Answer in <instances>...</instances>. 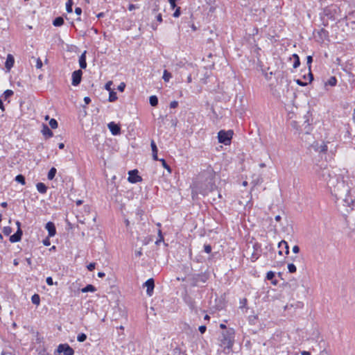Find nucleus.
<instances>
[{
	"mask_svg": "<svg viewBox=\"0 0 355 355\" xmlns=\"http://www.w3.org/2000/svg\"><path fill=\"white\" fill-rule=\"evenodd\" d=\"M185 302L189 306V309L191 311H197V306L196 304V302L192 297H187L185 299Z\"/></svg>",
	"mask_w": 355,
	"mask_h": 355,
	"instance_id": "2eb2a0df",
	"label": "nucleus"
},
{
	"mask_svg": "<svg viewBox=\"0 0 355 355\" xmlns=\"http://www.w3.org/2000/svg\"><path fill=\"white\" fill-rule=\"evenodd\" d=\"M86 53L85 51L79 58V65L80 69H85L87 67V62H86Z\"/></svg>",
	"mask_w": 355,
	"mask_h": 355,
	"instance_id": "dca6fc26",
	"label": "nucleus"
},
{
	"mask_svg": "<svg viewBox=\"0 0 355 355\" xmlns=\"http://www.w3.org/2000/svg\"><path fill=\"white\" fill-rule=\"evenodd\" d=\"M43 244L45 245V246H49L51 245V242H50V240L49 238H46L45 239L43 240Z\"/></svg>",
	"mask_w": 355,
	"mask_h": 355,
	"instance_id": "13d9d810",
	"label": "nucleus"
},
{
	"mask_svg": "<svg viewBox=\"0 0 355 355\" xmlns=\"http://www.w3.org/2000/svg\"><path fill=\"white\" fill-rule=\"evenodd\" d=\"M128 175V180L130 183L135 184L142 181V178L139 175V171L137 169L130 171Z\"/></svg>",
	"mask_w": 355,
	"mask_h": 355,
	"instance_id": "423d86ee",
	"label": "nucleus"
},
{
	"mask_svg": "<svg viewBox=\"0 0 355 355\" xmlns=\"http://www.w3.org/2000/svg\"><path fill=\"white\" fill-rule=\"evenodd\" d=\"M37 190L40 193H46L47 191V187L42 182H39L36 184Z\"/></svg>",
	"mask_w": 355,
	"mask_h": 355,
	"instance_id": "a211bd4d",
	"label": "nucleus"
},
{
	"mask_svg": "<svg viewBox=\"0 0 355 355\" xmlns=\"http://www.w3.org/2000/svg\"><path fill=\"white\" fill-rule=\"evenodd\" d=\"M125 87V84L124 83H121L120 85L118 86V90L120 92H123Z\"/></svg>",
	"mask_w": 355,
	"mask_h": 355,
	"instance_id": "3c124183",
	"label": "nucleus"
},
{
	"mask_svg": "<svg viewBox=\"0 0 355 355\" xmlns=\"http://www.w3.org/2000/svg\"><path fill=\"white\" fill-rule=\"evenodd\" d=\"M261 245L259 243H255L253 245V252L250 256V260L252 262L256 261L261 255Z\"/></svg>",
	"mask_w": 355,
	"mask_h": 355,
	"instance_id": "39448f33",
	"label": "nucleus"
},
{
	"mask_svg": "<svg viewBox=\"0 0 355 355\" xmlns=\"http://www.w3.org/2000/svg\"><path fill=\"white\" fill-rule=\"evenodd\" d=\"M84 102L85 103V104L88 105L91 102V98L89 96H85L84 98Z\"/></svg>",
	"mask_w": 355,
	"mask_h": 355,
	"instance_id": "338daca9",
	"label": "nucleus"
},
{
	"mask_svg": "<svg viewBox=\"0 0 355 355\" xmlns=\"http://www.w3.org/2000/svg\"><path fill=\"white\" fill-rule=\"evenodd\" d=\"M288 270L289 272L294 273V272H296L297 268L295 266V264H293V263H288Z\"/></svg>",
	"mask_w": 355,
	"mask_h": 355,
	"instance_id": "4c0bfd02",
	"label": "nucleus"
},
{
	"mask_svg": "<svg viewBox=\"0 0 355 355\" xmlns=\"http://www.w3.org/2000/svg\"><path fill=\"white\" fill-rule=\"evenodd\" d=\"M135 254L137 257H141L142 255L141 248H140L139 250L135 251Z\"/></svg>",
	"mask_w": 355,
	"mask_h": 355,
	"instance_id": "e2e57ef3",
	"label": "nucleus"
},
{
	"mask_svg": "<svg viewBox=\"0 0 355 355\" xmlns=\"http://www.w3.org/2000/svg\"><path fill=\"white\" fill-rule=\"evenodd\" d=\"M168 3H170V6H171V9H175L177 7V5H176V2L178 1V0H168Z\"/></svg>",
	"mask_w": 355,
	"mask_h": 355,
	"instance_id": "ea45409f",
	"label": "nucleus"
},
{
	"mask_svg": "<svg viewBox=\"0 0 355 355\" xmlns=\"http://www.w3.org/2000/svg\"><path fill=\"white\" fill-rule=\"evenodd\" d=\"M57 173V169L55 167L51 168V169L49 171V173L47 174V178L49 180H52Z\"/></svg>",
	"mask_w": 355,
	"mask_h": 355,
	"instance_id": "5701e85b",
	"label": "nucleus"
},
{
	"mask_svg": "<svg viewBox=\"0 0 355 355\" xmlns=\"http://www.w3.org/2000/svg\"><path fill=\"white\" fill-rule=\"evenodd\" d=\"M117 99L116 92L114 90L109 92V102H114Z\"/></svg>",
	"mask_w": 355,
	"mask_h": 355,
	"instance_id": "393cba45",
	"label": "nucleus"
},
{
	"mask_svg": "<svg viewBox=\"0 0 355 355\" xmlns=\"http://www.w3.org/2000/svg\"><path fill=\"white\" fill-rule=\"evenodd\" d=\"M12 232V227H10L9 226L4 227L3 229V233L6 236H9Z\"/></svg>",
	"mask_w": 355,
	"mask_h": 355,
	"instance_id": "c9c22d12",
	"label": "nucleus"
},
{
	"mask_svg": "<svg viewBox=\"0 0 355 355\" xmlns=\"http://www.w3.org/2000/svg\"><path fill=\"white\" fill-rule=\"evenodd\" d=\"M293 253H298L300 252V247L298 245H294L292 249Z\"/></svg>",
	"mask_w": 355,
	"mask_h": 355,
	"instance_id": "052dcab7",
	"label": "nucleus"
},
{
	"mask_svg": "<svg viewBox=\"0 0 355 355\" xmlns=\"http://www.w3.org/2000/svg\"><path fill=\"white\" fill-rule=\"evenodd\" d=\"M275 274L274 272L269 271L266 274V279L268 280H272L273 278L275 277ZM272 284H273L274 285H276L277 284V280L272 281Z\"/></svg>",
	"mask_w": 355,
	"mask_h": 355,
	"instance_id": "b1692460",
	"label": "nucleus"
},
{
	"mask_svg": "<svg viewBox=\"0 0 355 355\" xmlns=\"http://www.w3.org/2000/svg\"><path fill=\"white\" fill-rule=\"evenodd\" d=\"M32 59H34L36 62L35 67L37 69H40L42 67V62L40 58H35V57H32Z\"/></svg>",
	"mask_w": 355,
	"mask_h": 355,
	"instance_id": "e433bc0d",
	"label": "nucleus"
},
{
	"mask_svg": "<svg viewBox=\"0 0 355 355\" xmlns=\"http://www.w3.org/2000/svg\"><path fill=\"white\" fill-rule=\"evenodd\" d=\"M158 234H159V239H158V240L155 242V243H156V244H159V243H160L162 241H163V240H164V237H163V236H162V231H161V230H159Z\"/></svg>",
	"mask_w": 355,
	"mask_h": 355,
	"instance_id": "5fc2aeb1",
	"label": "nucleus"
},
{
	"mask_svg": "<svg viewBox=\"0 0 355 355\" xmlns=\"http://www.w3.org/2000/svg\"><path fill=\"white\" fill-rule=\"evenodd\" d=\"M31 302L35 305H39L40 303V297L38 294H34L31 297Z\"/></svg>",
	"mask_w": 355,
	"mask_h": 355,
	"instance_id": "cd10ccee",
	"label": "nucleus"
},
{
	"mask_svg": "<svg viewBox=\"0 0 355 355\" xmlns=\"http://www.w3.org/2000/svg\"><path fill=\"white\" fill-rule=\"evenodd\" d=\"M266 249L268 250L269 252H274L275 249L272 244H269L266 247Z\"/></svg>",
	"mask_w": 355,
	"mask_h": 355,
	"instance_id": "69168bd1",
	"label": "nucleus"
},
{
	"mask_svg": "<svg viewBox=\"0 0 355 355\" xmlns=\"http://www.w3.org/2000/svg\"><path fill=\"white\" fill-rule=\"evenodd\" d=\"M304 123H306V125H305V128H304V129L306 130V133H309V131H310V130H311V125H310V123H309V120L305 121H304Z\"/></svg>",
	"mask_w": 355,
	"mask_h": 355,
	"instance_id": "09e8293b",
	"label": "nucleus"
},
{
	"mask_svg": "<svg viewBox=\"0 0 355 355\" xmlns=\"http://www.w3.org/2000/svg\"><path fill=\"white\" fill-rule=\"evenodd\" d=\"M317 35L318 37V41L320 42H323L325 40H327L329 37V32L324 28H320L317 31Z\"/></svg>",
	"mask_w": 355,
	"mask_h": 355,
	"instance_id": "9d476101",
	"label": "nucleus"
},
{
	"mask_svg": "<svg viewBox=\"0 0 355 355\" xmlns=\"http://www.w3.org/2000/svg\"><path fill=\"white\" fill-rule=\"evenodd\" d=\"M87 335L84 333H80L77 336V340L80 343H83L86 340Z\"/></svg>",
	"mask_w": 355,
	"mask_h": 355,
	"instance_id": "72a5a7b5",
	"label": "nucleus"
},
{
	"mask_svg": "<svg viewBox=\"0 0 355 355\" xmlns=\"http://www.w3.org/2000/svg\"><path fill=\"white\" fill-rule=\"evenodd\" d=\"M149 103L151 106H157L158 104V98L155 95L150 96Z\"/></svg>",
	"mask_w": 355,
	"mask_h": 355,
	"instance_id": "bb28decb",
	"label": "nucleus"
},
{
	"mask_svg": "<svg viewBox=\"0 0 355 355\" xmlns=\"http://www.w3.org/2000/svg\"><path fill=\"white\" fill-rule=\"evenodd\" d=\"M292 58L294 60V62L293 64V67L294 69L298 68L300 65V59L299 55L297 53H294L292 55V58H290L291 60Z\"/></svg>",
	"mask_w": 355,
	"mask_h": 355,
	"instance_id": "f3484780",
	"label": "nucleus"
},
{
	"mask_svg": "<svg viewBox=\"0 0 355 355\" xmlns=\"http://www.w3.org/2000/svg\"><path fill=\"white\" fill-rule=\"evenodd\" d=\"M42 133L46 138L52 137L53 133L46 124H42Z\"/></svg>",
	"mask_w": 355,
	"mask_h": 355,
	"instance_id": "ddd939ff",
	"label": "nucleus"
},
{
	"mask_svg": "<svg viewBox=\"0 0 355 355\" xmlns=\"http://www.w3.org/2000/svg\"><path fill=\"white\" fill-rule=\"evenodd\" d=\"M49 125L51 126V128L52 129H55L58 126V121L55 119H51L49 121Z\"/></svg>",
	"mask_w": 355,
	"mask_h": 355,
	"instance_id": "f704fd0d",
	"label": "nucleus"
},
{
	"mask_svg": "<svg viewBox=\"0 0 355 355\" xmlns=\"http://www.w3.org/2000/svg\"><path fill=\"white\" fill-rule=\"evenodd\" d=\"M233 131L227 130L225 131L224 130H220L218 132V142L220 144H223L224 145H229L231 143V140L232 139Z\"/></svg>",
	"mask_w": 355,
	"mask_h": 355,
	"instance_id": "7ed1b4c3",
	"label": "nucleus"
},
{
	"mask_svg": "<svg viewBox=\"0 0 355 355\" xmlns=\"http://www.w3.org/2000/svg\"><path fill=\"white\" fill-rule=\"evenodd\" d=\"M112 81H108V82L105 85V89L107 91H108V92L112 91V90H113V89H112V87H112Z\"/></svg>",
	"mask_w": 355,
	"mask_h": 355,
	"instance_id": "c03bdc74",
	"label": "nucleus"
},
{
	"mask_svg": "<svg viewBox=\"0 0 355 355\" xmlns=\"http://www.w3.org/2000/svg\"><path fill=\"white\" fill-rule=\"evenodd\" d=\"M235 331L233 328H229L228 330L223 331L219 336L218 340L220 345L224 347V350L231 349L234 343Z\"/></svg>",
	"mask_w": 355,
	"mask_h": 355,
	"instance_id": "f257e3e1",
	"label": "nucleus"
},
{
	"mask_svg": "<svg viewBox=\"0 0 355 355\" xmlns=\"http://www.w3.org/2000/svg\"><path fill=\"white\" fill-rule=\"evenodd\" d=\"M156 19H157V21H159V23H161L162 21V14H158L157 16H156Z\"/></svg>",
	"mask_w": 355,
	"mask_h": 355,
	"instance_id": "774afa93",
	"label": "nucleus"
},
{
	"mask_svg": "<svg viewBox=\"0 0 355 355\" xmlns=\"http://www.w3.org/2000/svg\"><path fill=\"white\" fill-rule=\"evenodd\" d=\"M96 291V287L92 284H87L86 286L81 289L82 293L95 292Z\"/></svg>",
	"mask_w": 355,
	"mask_h": 355,
	"instance_id": "4be33fe9",
	"label": "nucleus"
},
{
	"mask_svg": "<svg viewBox=\"0 0 355 355\" xmlns=\"http://www.w3.org/2000/svg\"><path fill=\"white\" fill-rule=\"evenodd\" d=\"M75 13L77 15H80L81 13H82V8H80V7H76L75 8Z\"/></svg>",
	"mask_w": 355,
	"mask_h": 355,
	"instance_id": "bf43d9fd",
	"label": "nucleus"
},
{
	"mask_svg": "<svg viewBox=\"0 0 355 355\" xmlns=\"http://www.w3.org/2000/svg\"><path fill=\"white\" fill-rule=\"evenodd\" d=\"M74 349L67 343L60 344L55 350L54 355H73Z\"/></svg>",
	"mask_w": 355,
	"mask_h": 355,
	"instance_id": "20e7f679",
	"label": "nucleus"
},
{
	"mask_svg": "<svg viewBox=\"0 0 355 355\" xmlns=\"http://www.w3.org/2000/svg\"><path fill=\"white\" fill-rule=\"evenodd\" d=\"M178 106V102L176 101H173L171 102V103H170L171 108H173V109L176 108Z\"/></svg>",
	"mask_w": 355,
	"mask_h": 355,
	"instance_id": "864d4df0",
	"label": "nucleus"
},
{
	"mask_svg": "<svg viewBox=\"0 0 355 355\" xmlns=\"http://www.w3.org/2000/svg\"><path fill=\"white\" fill-rule=\"evenodd\" d=\"M64 23V20L62 17H57L53 20V25L56 27L62 26Z\"/></svg>",
	"mask_w": 355,
	"mask_h": 355,
	"instance_id": "6ab92c4d",
	"label": "nucleus"
},
{
	"mask_svg": "<svg viewBox=\"0 0 355 355\" xmlns=\"http://www.w3.org/2000/svg\"><path fill=\"white\" fill-rule=\"evenodd\" d=\"M172 76L171 73L168 71L167 70H164L163 73L162 78L165 82H168L170 79L171 78Z\"/></svg>",
	"mask_w": 355,
	"mask_h": 355,
	"instance_id": "c85d7f7f",
	"label": "nucleus"
},
{
	"mask_svg": "<svg viewBox=\"0 0 355 355\" xmlns=\"http://www.w3.org/2000/svg\"><path fill=\"white\" fill-rule=\"evenodd\" d=\"M73 1L72 0H67V2L66 3V10L67 12L70 13L72 12L73 9Z\"/></svg>",
	"mask_w": 355,
	"mask_h": 355,
	"instance_id": "473e14b6",
	"label": "nucleus"
},
{
	"mask_svg": "<svg viewBox=\"0 0 355 355\" xmlns=\"http://www.w3.org/2000/svg\"><path fill=\"white\" fill-rule=\"evenodd\" d=\"M15 64V58L12 54H8L5 62V67L8 71H10Z\"/></svg>",
	"mask_w": 355,
	"mask_h": 355,
	"instance_id": "f8f14e48",
	"label": "nucleus"
},
{
	"mask_svg": "<svg viewBox=\"0 0 355 355\" xmlns=\"http://www.w3.org/2000/svg\"><path fill=\"white\" fill-rule=\"evenodd\" d=\"M144 286L146 287V294L148 296H152L155 288V281L153 278H150L144 284Z\"/></svg>",
	"mask_w": 355,
	"mask_h": 355,
	"instance_id": "1a4fd4ad",
	"label": "nucleus"
},
{
	"mask_svg": "<svg viewBox=\"0 0 355 355\" xmlns=\"http://www.w3.org/2000/svg\"><path fill=\"white\" fill-rule=\"evenodd\" d=\"M150 147H151V150H152L153 158L154 160L157 161L159 159V158L157 157L158 149H157V145L154 140H151Z\"/></svg>",
	"mask_w": 355,
	"mask_h": 355,
	"instance_id": "4468645a",
	"label": "nucleus"
},
{
	"mask_svg": "<svg viewBox=\"0 0 355 355\" xmlns=\"http://www.w3.org/2000/svg\"><path fill=\"white\" fill-rule=\"evenodd\" d=\"M15 233H16V234H17V235H18V236L21 239V236H22V235H23V232H22V230H21V228H19H19L17 230V231H16V232H15Z\"/></svg>",
	"mask_w": 355,
	"mask_h": 355,
	"instance_id": "680f3d73",
	"label": "nucleus"
},
{
	"mask_svg": "<svg viewBox=\"0 0 355 355\" xmlns=\"http://www.w3.org/2000/svg\"><path fill=\"white\" fill-rule=\"evenodd\" d=\"M198 330L202 334L205 333V331L207 330V327L205 325H201L199 327Z\"/></svg>",
	"mask_w": 355,
	"mask_h": 355,
	"instance_id": "603ef678",
	"label": "nucleus"
},
{
	"mask_svg": "<svg viewBox=\"0 0 355 355\" xmlns=\"http://www.w3.org/2000/svg\"><path fill=\"white\" fill-rule=\"evenodd\" d=\"M313 62V57L311 55H308L306 57V63H307V65L309 67V70L311 69V63Z\"/></svg>",
	"mask_w": 355,
	"mask_h": 355,
	"instance_id": "a19ab883",
	"label": "nucleus"
},
{
	"mask_svg": "<svg viewBox=\"0 0 355 355\" xmlns=\"http://www.w3.org/2000/svg\"><path fill=\"white\" fill-rule=\"evenodd\" d=\"M324 12L325 15L327 16L328 18L333 19V15L331 14V10L330 8H325Z\"/></svg>",
	"mask_w": 355,
	"mask_h": 355,
	"instance_id": "58836bf2",
	"label": "nucleus"
},
{
	"mask_svg": "<svg viewBox=\"0 0 355 355\" xmlns=\"http://www.w3.org/2000/svg\"><path fill=\"white\" fill-rule=\"evenodd\" d=\"M14 94V92L11 89H6L3 94V97L5 101H6L8 98L11 97Z\"/></svg>",
	"mask_w": 355,
	"mask_h": 355,
	"instance_id": "c756f323",
	"label": "nucleus"
},
{
	"mask_svg": "<svg viewBox=\"0 0 355 355\" xmlns=\"http://www.w3.org/2000/svg\"><path fill=\"white\" fill-rule=\"evenodd\" d=\"M157 161H159L162 163V166L166 168L169 173L171 172V168L170 166L166 163V160L164 158L159 159Z\"/></svg>",
	"mask_w": 355,
	"mask_h": 355,
	"instance_id": "2f4dec72",
	"label": "nucleus"
},
{
	"mask_svg": "<svg viewBox=\"0 0 355 355\" xmlns=\"http://www.w3.org/2000/svg\"><path fill=\"white\" fill-rule=\"evenodd\" d=\"M107 128L111 132L112 135L116 136L121 134V129L119 124L116 123L114 121L110 122L107 124Z\"/></svg>",
	"mask_w": 355,
	"mask_h": 355,
	"instance_id": "6e6552de",
	"label": "nucleus"
},
{
	"mask_svg": "<svg viewBox=\"0 0 355 355\" xmlns=\"http://www.w3.org/2000/svg\"><path fill=\"white\" fill-rule=\"evenodd\" d=\"M46 284L49 285V286H52L54 284L53 283V278L51 277H48L46 279Z\"/></svg>",
	"mask_w": 355,
	"mask_h": 355,
	"instance_id": "8fccbe9b",
	"label": "nucleus"
},
{
	"mask_svg": "<svg viewBox=\"0 0 355 355\" xmlns=\"http://www.w3.org/2000/svg\"><path fill=\"white\" fill-rule=\"evenodd\" d=\"M278 248H284V250H285L286 254H288V253H289V246H288V243L286 241H285L284 240L281 241L278 243Z\"/></svg>",
	"mask_w": 355,
	"mask_h": 355,
	"instance_id": "aec40b11",
	"label": "nucleus"
},
{
	"mask_svg": "<svg viewBox=\"0 0 355 355\" xmlns=\"http://www.w3.org/2000/svg\"><path fill=\"white\" fill-rule=\"evenodd\" d=\"M204 251L206 253L209 254L211 252V246L209 244H205Z\"/></svg>",
	"mask_w": 355,
	"mask_h": 355,
	"instance_id": "37998d69",
	"label": "nucleus"
},
{
	"mask_svg": "<svg viewBox=\"0 0 355 355\" xmlns=\"http://www.w3.org/2000/svg\"><path fill=\"white\" fill-rule=\"evenodd\" d=\"M180 15H181L180 8L178 7L175 8V12L173 14V16L176 18V17H179L180 16Z\"/></svg>",
	"mask_w": 355,
	"mask_h": 355,
	"instance_id": "79ce46f5",
	"label": "nucleus"
},
{
	"mask_svg": "<svg viewBox=\"0 0 355 355\" xmlns=\"http://www.w3.org/2000/svg\"><path fill=\"white\" fill-rule=\"evenodd\" d=\"M318 150H319L320 152H325L327 150V146L326 145H323V146H320V147L317 149Z\"/></svg>",
	"mask_w": 355,
	"mask_h": 355,
	"instance_id": "6e6d98bb",
	"label": "nucleus"
},
{
	"mask_svg": "<svg viewBox=\"0 0 355 355\" xmlns=\"http://www.w3.org/2000/svg\"><path fill=\"white\" fill-rule=\"evenodd\" d=\"M46 230L48 231L49 237H53L56 234V228L54 223L49 221L45 225Z\"/></svg>",
	"mask_w": 355,
	"mask_h": 355,
	"instance_id": "9b49d317",
	"label": "nucleus"
},
{
	"mask_svg": "<svg viewBox=\"0 0 355 355\" xmlns=\"http://www.w3.org/2000/svg\"><path fill=\"white\" fill-rule=\"evenodd\" d=\"M209 278V272H204L201 273L192 274L189 277L191 286H197L199 283H205Z\"/></svg>",
	"mask_w": 355,
	"mask_h": 355,
	"instance_id": "f03ea898",
	"label": "nucleus"
},
{
	"mask_svg": "<svg viewBox=\"0 0 355 355\" xmlns=\"http://www.w3.org/2000/svg\"><path fill=\"white\" fill-rule=\"evenodd\" d=\"M295 82L296 83L300 85V86H302V87H304V86H306L308 85V83L307 82H304L302 81V80L300 79H297L295 80Z\"/></svg>",
	"mask_w": 355,
	"mask_h": 355,
	"instance_id": "a18cd8bd",
	"label": "nucleus"
},
{
	"mask_svg": "<svg viewBox=\"0 0 355 355\" xmlns=\"http://www.w3.org/2000/svg\"><path fill=\"white\" fill-rule=\"evenodd\" d=\"M337 84V79L335 76H331L324 83L325 86L334 87Z\"/></svg>",
	"mask_w": 355,
	"mask_h": 355,
	"instance_id": "412c9836",
	"label": "nucleus"
},
{
	"mask_svg": "<svg viewBox=\"0 0 355 355\" xmlns=\"http://www.w3.org/2000/svg\"><path fill=\"white\" fill-rule=\"evenodd\" d=\"M21 240V239L17 234H16V233L11 235L9 238V241L11 243H17V242L20 241Z\"/></svg>",
	"mask_w": 355,
	"mask_h": 355,
	"instance_id": "7c9ffc66",
	"label": "nucleus"
},
{
	"mask_svg": "<svg viewBox=\"0 0 355 355\" xmlns=\"http://www.w3.org/2000/svg\"><path fill=\"white\" fill-rule=\"evenodd\" d=\"M247 304V300L245 298H243L242 300H240V308H243Z\"/></svg>",
	"mask_w": 355,
	"mask_h": 355,
	"instance_id": "4d7b16f0",
	"label": "nucleus"
},
{
	"mask_svg": "<svg viewBox=\"0 0 355 355\" xmlns=\"http://www.w3.org/2000/svg\"><path fill=\"white\" fill-rule=\"evenodd\" d=\"M15 180L20 184H21L22 185H24L26 184V179H25V177L21 175V174H19L17 175L15 178Z\"/></svg>",
	"mask_w": 355,
	"mask_h": 355,
	"instance_id": "a878e982",
	"label": "nucleus"
},
{
	"mask_svg": "<svg viewBox=\"0 0 355 355\" xmlns=\"http://www.w3.org/2000/svg\"><path fill=\"white\" fill-rule=\"evenodd\" d=\"M96 263H90L87 266V268L89 271H92L95 269Z\"/></svg>",
	"mask_w": 355,
	"mask_h": 355,
	"instance_id": "49530a36",
	"label": "nucleus"
},
{
	"mask_svg": "<svg viewBox=\"0 0 355 355\" xmlns=\"http://www.w3.org/2000/svg\"><path fill=\"white\" fill-rule=\"evenodd\" d=\"M83 71L81 69L76 70L72 73V82L73 86L78 85L82 80Z\"/></svg>",
	"mask_w": 355,
	"mask_h": 355,
	"instance_id": "0eeeda50",
	"label": "nucleus"
},
{
	"mask_svg": "<svg viewBox=\"0 0 355 355\" xmlns=\"http://www.w3.org/2000/svg\"><path fill=\"white\" fill-rule=\"evenodd\" d=\"M266 249L268 250L269 252H274L275 249L272 244H269L266 247Z\"/></svg>",
	"mask_w": 355,
	"mask_h": 355,
	"instance_id": "0e129e2a",
	"label": "nucleus"
},
{
	"mask_svg": "<svg viewBox=\"0 0 355 355\" xmlns=\"http://www.w3.org/2000/svg\"><path fill=\"white\" fill-rule=\"evenodd\" d=\"M139 8V6H137V5H135V4H132V3H130L128 5V9L130 10V11H132L135 9H138Z\"/></svg>",
	"mask_w": 355,
	"mask_h": 355,
	"instance_id": "de8ad7c7",
	"label": "nucleus"
}]
</instances>
